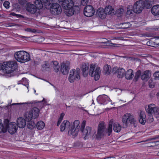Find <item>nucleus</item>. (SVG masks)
<instances>
[{"label": "nucleus", "mask_w": 159, "mask_h": 159, "mask_svg": "<svg viewBox=\"0 0 159 159\" xmlns=\"http://www.w3.org/2000/svg\"><path fill=\"white\" fill-rule=\"evenodd\" d=\"M62 7L64 9V13L67 16H70L80 10L77 5H74V2L72 0H64L61 4Z\"/></svg>", "instance_id": "f257e3e1"}, {"label": "nucleus", "mask_w": 159, "mask_h": 159, "mask_svg": "<svg viewBox=\"0 0 159 159\" xmlns=\"http://www.w3.org/2000/svg\"><path fill=\"white\" fill-rule=\"evenodd\" d=\"M15 59L18 62L24 63L30 61V56L29 53L24 51L16 52L14 54Z\"/></svg>", "instance_id": "f03ea898"}, {"label": "nucleus", "mask_w": 159, "mask_h": 159, "mask_svg": "<svg viewBox=\"0 0 159 159\" xmlns=\"http://www.w3.org/2000/svg\"><path fill=\"white\" fill-rule=\"evenodd\" d=\"M5 66L4 71L5 73L10 75L9 76H13V73L17 67V63L15 61H9L3 62Z\"/></svg>", "instance_id": "7ed1b4c3"}, {"label": "nucleus", "mask_w": 159, "mask_h": 159, "mask_svg": "<svg viewBox=\"0 0 159 159\" xmlns=\"http://www.w3.org/2000/svg\"><path fill=\"white\" fill-rule=\"evenodd\" d=\"M80 121L78 120L74 121L69 129L68 133L69 135L72 136L73 138L76 137L78 135L80 128Z\"/></svg>", "instance_id": "20e7f679"}, {"label": "nucleus", "mask_w": 159, "mask_h": 159, "mask_svg": "<svg viewBox=\"0 0 159 159\" xmlns=\"http://www.w3.org/2000/svg\"><path fill=\"white\" fill-rule=\"evenodd\" d=\"M146 112L148 115H154L156 117H159V107H156L154 104L152 103L145 107Z\"/></svg>", "instance_id": "39448f33"}, {"label": "nucleus", "mask_w": 159, "mask_h": 159, "mask_svg": "<svg viewBox=\"0 0 159 159\" xmlns=\"http://www.w3.org/2000/svg\"><path fill=\"white\" fill-rule=\"evenodd\" d=\"M86 124V121L83 120L81 124V127L80 130L83 133V136H84V138L85 139H87V137H90L92 135L93 136L94 134L95 133V131H92L91 128L89 126H87L86 129H84Z\"/></svg>", "instance_id": "423d86ee"}, {"label": "nucleus", "mask_w": 159, "mask_h": 159, "mask_svg": "<svg viewBox=\"0 0 159 159\" xmlns=\"http://www.w3.org/2000/svg\"><path fill=\"white\" fill-rule=\"evenodd\" d=\"M122 120L123 124L126 126H128L130 124H135L136 122L133 115L130 113H127L124 115L122 117Z\"/></svg>", "instance_id": "0eeeda50"}, {"label": "nucleus", "mask_w": 159, "mask_h": 159, "mask_svg": "<svg viewBox=\"0 0 159 159\" xmlns=\"http://www.w3.org/2000/svg\"><path fill=\"white\" fill-rule=\"evenodd\" d=\"M101 73V70L99 67H95V65H91L89 70L90 76L93 77L95 80H98L100 78Z\"/></svg>", "instance_id": "6e6552de"}, {"label": "nucleus", "mask_w": 159, "mask_h": 159, "mask_svg": "<svg viewBox=\"0 0 159 159\" xmlns=\"http://www.w3.org/2000/svg\"><path fill=\"white\" fill-rule=\"evenodd\" d=\"M106 126L104 122H100L98 125L97 131L96 134V138L97 139H100L106 135Z\"/></svg>", "instance_id": "1a4fd4ad"}, {"label": "nucleus", "mask_w": 159, "mask_h": 159, "mask_svg": "<svg viewBox=\"0 0 159 159\" xmlns=\"http://www.w3.org/2000/svg\"><path fill=\"white\" fill-rule=\"evenodd\" d=\"M113 74L116 75L117 77L119 79H122L124 76L125 70L123 68L114 67L112 70Z\"/></svg>", "instance_id": "9d476101"}, {"label": "nucleus", "mask_w": 159, "mask_h": 159, "mask_svg": "<svg viewBox=\"0 0 159 159\" xmlns=\"http://www.w3.org/2000/svg\"><path fill=\"white\" fill-rule=\"evenodd\" d=\"M70 63L68 61L63 62L60 68V72L63 75H67L70 69Z\"/></svg>", "instance_id": "9b49d317"}, {"label": "nucleus", "mask_w": 159, "mask_h": 159, "mask_svg": "<svg viewBox=\"0 0 159 159\" xmlns=\"http://www.w3.org/2000/svg\"><path fill=\"white\" fill-rule=\"evenodd\" d=\"M143 0H139L136 2L134 5V11L136 13H141L144 8Z\"/></svg>", "instance_id": "f8f14e48"}, {"label": "nucleus", "mask_w": 159, "mask_h": 159, "mask_svg": "<svg viewBox=\"0 0 159 159\" xmlns=\"http://www.w3.org/2000/svg\"><path fill=\"white\" fill-rule=\"evenodd\" d=\"M97 101L101 104L105 105L107 103L108 101L111 102V104H113L112 101L110 98L106 95H102L99 96L97 98Z\"/></svg>", "instance_id": "ddd939ff"}, {"label": "nucleus", "mask_w": 159, "mask_h": 159, "mask_svg": "<svg viewBox=\"0 0 159 159\" xmlns=\"http://www.w3.org/2000/svg\"><path fill=\"white\" fill-rule=\"evenodd\" d=\"M95 12L94 10L93 7L90 5L86 6L84 9V14L87 17H90L92 16Z\"/></svg>", "instance_id": "4468645a"}, {"label": "nucleus", "mask_w": 159, "mask_h": 159, "mask_svg": "<svg viewBox=\"0 0 159 159\" xmlns=\"http://www.w3.org/2000/svg\"><path fill=\"white\" fill-rule=\"evenodd\" d=\"M17 126L15 122H11L9 124L7 128L8 132L11 134H14L17 131Z\"/></svg>", "instance_id": "2eb2a0df"}, {"label": "nucleus", "mask_w": 159, "mask_h": 159, "mask_svg": "<svg viewBox=\"0 0 159 159\" xmlns=\"http://www.w3.org/2000/svg\"><path fill=\"white\" fill-rule=\"evenodd\" d=\"M70 122L67 120H64L60 125V131L63 132L65 130H67L70 128L71 125Z\"/></svg>", "instance_id": "dca6fc26"}, {"label": "nucleus", "mask_w": 159, "mask_h": 159, "mask_svg": "<svg viewBox=\"0 0 159 159\" xmlns=\"http://www.w3.org/2000/svg\"><path fill=\"white\" fill-rule=\"evenodd\" d=\"M59 4L57 2H54L50 6L51 11L52 14L56 15L59 14V10H58L59 7Z\"/></svg>", "instance_id": "f3484780"}, {"label": "nucleus", "mask_w": 159, "mask_h": 159, "mask_svg": "<svg viewBox=\"0 0 159 159\" xmlns=\"http://www.w3.org/2000/svg\"><path fill=\"white\" fill-rule=\"evenodd\" d=\"M26 9L31 14H34L37 11V8L33 4L28 3L26 5Z\"/></svg>", "instance_id": "a211bd4d"}, {"label": "nucleus", "mask_w": 159, "mask_h": 159, "mask_svg": "<svg viewBox=\"0 0 159 159\" xmlns=\"http://www.w3.org/2000/svg\"><path fill=\"white\" fill-rule=\"evenodd\" d=\"M80 79V75H78V76L77 75L75 69H73L70 71L69 80Z\"/></svg>", "instance_id": "6ab92c4d"}, {"label": "nucleus", "mask_w": 159, "mask_h": 159, "mask_svg": "<svg viewBox=\"0 0 159 159\" xmlns=\"http://www.w3.org/2000/svg\"><path fill=\"white\" fill-rule=\"evenodd\" d=\"M134 72L132 69H129L125 71V77L126 80H131L134 77Z\"/></svg>", "instance_id": "aec40b11"}, {"label": "nucleus", "mask_w": 159, "mask_h": 159, "mask_svg": "<svg viewBox=\"0 0 159 159\" xmlns=\"http://www.w3.org/2000/svg\"><path fill=\"white\" fill-rule=\"evenodd\" d=\"M146 115L144 111H140L139 114V122L142 125H144L146 122Z\"/></svg>", "instance_id": "412c9836"}, {"label": "nucleus", "mask_w": 159, "mask_h": 159, "mask_svg": "<svg viewBox=\"0 0 159 159\" xmlns=\"http://www.w3.org/2000/svg\"><path fill=\"white\" fill-rule=\"evenodd\" d=\"M25 120L22 117H19L17 120V126L19 128H22L24 127L26 125Z\"/></svg>", "instance_id": "4be33fe9"}, {"label": "nucleus", "mask_w": 159, "mask_h": 159, "mask_svg": "<svg viewBox=\"0 0 159 159\" xmlns=\"http://www.w3.org/2000/svg\"><path fill=\"white\" fill-rule=\"evenodd\" d=\"M97 16L102 19H104L106 16L105 11L104 9L102 8H99L97 10Z\"/></svg>", "instance_id": "5701e85b"}, {"label": "nucleus", "mask_w": 159, "mask_h": 159, "mask_svg": "<svg viewBox=\"0 0 159 159\" xmlns=\"http://www.w3.org/2000/svg\"><path fill=\"white\" fill-rule=\"evenodd\" d=\"M30 111L32 114L33 118H36L39 116L40 112L39 108L36 107H34Z\"/></svg>", "instance_id": "b1692460"}, {"label": "nucleus", "mask_w": 159, "mask_h": 159, "mask_svg": "<svg viewBox=\"0 0 159 159\" xmlns=\"http://www.w3.org/2000/svg\"><path fill=\"white\" fill-rule=\"evenodd\" d=\"M151 12L155 16L159 15V5L153 6L151 9Z\"/></svg>", "instance_id": "393cba45"}, {"label": "nucleus", "mask_w": 159, "mask_h": 159, "mask_svg": "<svg viewBox=\"0 0 159 159\" xmlns=\"http://www.w3.org/2000/svg\"><path fill=\"white\" fill-rule=\"evenodd\" d=\"M104 10L106 15H113L114 14L115 10L111 6H107Z\"/></svg>", "instance_id": "a878e982"}, {"label": "nucleus", "mask_w": 159, "mask_h": 159, "mask_svg": "<svg viewBox=\"0 0 159 159\" xmlns=\"http://www.w3.org/2000/svg\"><path fill=\"white\" fill-rule=\"evenodd\" d=\"M151 75V71L148 70H146L143 72V74L141 75V80L149 79Z\"/></svg>", "instance_id": "bb28decb"}, {"label": "nucleus", "mask_w": 159, "mask_h": 159, "mask_svg": "<svg viewBox=\"0 0 159 159\" xmlns=\"http://www.w3.org/2000/svg\"><path fill=\"white\" fill-rule=\"evenodd\" d=\"M143 6H144V8L145 7L146 9L150 8L151 7V5L153 2V0H145V1H143Z\"/></svg>", "instance_id": "cd10ccee"}, {"label": "nucleus", "mask_w": 159, "mask_h": 159, "mask_svg": "<svg viewBox=\"0 0 159 159\" xmlns=\"http://www.w3.org/2000/svg\"><path fill=\"white\" fill-rule=\"evenodd\" d=\"M24 117L25 119L27 121H30L33 118L32 114L30 111L25 112L24 115Z\"/></svg>", "instance_id": "c85d7f7f"}, {"label": "nucleus", "mask_w": 159, "mask_h": 159, "mask_svg": "<svg viewBox=\"0 0 159 159\" xmlns=\"http://www.w3.org/2000/svg\"><path fill=\"white\" fill-rule=\"evenodd\" d=\"M50 65L53 66L54 70L56 72H58L59 70L60 66L59 63L57 61H52L50 63Z\"/></svg>", "instance_id": "c756f323"}, {"label": "nucleus", "mask_w": 159, "mask_h": 159, "mask_svg": "<svg viewBox=\"0 0 159 159\" xmlns=\"http://www.w3.org/2000/svg\"><path fill=\"white\" fill-rule=\"evenodd\" d=\"M42 102L43 101H33L30 102L29 103L33 104L32 106H36L39 109V108H42L43 106V104Z\"/></svg>", "instance_id": "7c9ffc66"}, {"label": "nucleus", "mask_w": 159, "mask_h": 159, "mask_svg": "<svg viewBox=\"0 0 159 159\" xmlns=\"http://www.w3.org/2000/svg\"><path fill=\"white\" fill-rule=\"evenodd\" d=\"M113 123V121L112 120H111L110 121L108 127L107 129V134L108 136L110 135L111 134L112 132V125Z\"/></svg>", "instance_id": "2f4dec72"}, {"label": "nucleus", "mask_w": 159, "mask_h": 159, "mask_svg": "<svg viewBox=\"0 0 159 159\" xmlns=\"http://www.w3.org/2000/svg\"><path fill=\"white\" fill-rule=\"evenodd\" d=\"M121 127L120 125L117 123H116L113 124V130L115 132H119L121 130Z\"/></svg>", "instance_id": "473e14b6"}, {"label": "nucleus", "mask_w": 159, "mask_h": 159, "mask_svg": "<svg viewBox=\"0 0 159 159\" xmlns=\"http://www.w3.org/2000/svg\"><path fill=\"white\" fill-rule=\"evenodd\" d=\"M45 126V124L42 121H39L37 123L36 127L37 129L41 130L43 129Z\"/></svg>", "instance_id": "72a5a7b5"}, {"label": "nucleus", "mask_w": 159, "mask_h": 159, "mask_svg": "<svg viewBox=\"0 0 159 159\" xmlns=\"http://www.w3.org/2000/svg\"><path fill=\"white\" fill-rule=\"evenodd\" d=\"M111 66L108 65H105L104 67V72L105 74L107 75H109L111 72Z\"/></svg>", "instance_id": "f704fd0d"}, {"label": "nucleus", "mask_w": 159, "mask_h": 159, "mask_svg": "<svg viewBox=\"0 0 159 159\" xmlns=\"http://www.w3.org/2000/svg\"><path fill=\"white\" fill-rule=\"evenodd\" d=\"M39 0H37L35 1L34 3L36 5V7L37 9H42L43 7V4Z\"/></svg>", "instance_id": "c9c22d12"}, {"label": "nucleus", "mask_w": 159, "mask_h": 159, "mask_svg": "<svg viewBox=\"0 0 159 159\" xmlns=\"http://www.w3.org/2000/svg\"><path fill=\"white\" fill-rule=\"evenodd\" d=\"M41 2L43 3L47 8H49V6L51 5L50 0H40Z\"/></svg>", "instance_id": "e433bc0d"}, {"label": "nucleus", "mask_w": 159, "mask_h": 159, "mask_svg": "<svg viewBox=\"0 0 159 159\" xmlns=\"http://www.w3.org/2000/svg\"><path fill=\"white\" fill-rule=\"evenodd\" d=\"M49 65L47 61H45L42 65V69L43 70H48L49 69Z\"/></svg>", "instance_id": "4c0bfd02"}, {"label": "nucleus", "mask_w": 159, "mask_h": 159, "mask_svg": "<svg viewBox=\"0 0 159 159\" xmlns=\"http://www.w3.org/2000/svg\"><path fill=\"white\" fill-rule=\"evenodd\" d=\"M7 130V128L4 127L2 124V120L0 119V133H5Z\"/></svg>", "instance_id": "58836bf2"}, {"label": "nucleus", "mask_w": 159, "mask_h": 159, "mask_svg": "<svg viewBox=\"0 0 159 159\" xmlns=\"http://www.w3.org/2000/svg\"><path fill=\"white\" fill-rule=\"evenodd\" d=\"M27 125L28 128L30 129H33L35 126V123L32 121H29Z\"/></svg>", "instance_id": "ea45409f"}, {"label": "nucleus", "mask_w": 159, "mask_h": 159, "mask_svg": "<svg viewBox=\"0 0 159 159\" xmlns=\"http://www.w3.org/2000/svg\"><path fill=\"white\" fill-rule=\"evenodd\" d=\"M89 68V66L88 64L84 63L82 64L81 69L82 71H88Z\"/></svg>", "instance_id": "a19ab883"}, {"label": "nucleus", "mask_w": 159, "mask_h": 159, "mask_svg": "<svg viewBox=\"0 0 159 159\" xmlns=\"http://www.w3.org/2000/svg\"><path fill=\"white\" fill-rule=\"evenodd\" d=\"M124 12V10L123 8H120L118 9L116 11V14L118 16H121Z\"/></svg>", "instance_id": "79ce46f5"}, {"label": "nucleus", "mask_w": 159, "mask_h": 159, "mask_svg": "<svg viewBox=\"0 0 159 159\" xmlns=\"http://www.w3.org/2000/svg\"><path fill=\"white\" fill-rule=\"evenodd\" d=\"M141 73V71L140 70H137L135 73L134 76L135 80H138L140 77Z\"/></svg>", "instance_id": "37998d69"}, {"label": "nucleus", "mask_w": 159, "mask_h": 159, "mask_svg": "<svg viewBox=\"0 0 159 159\" xmlns=\"http://www.w3.org/2000/svg\"><path fill=\"white\" fill-rule=\"evenodd\" d=\"M5 67V66L3 65V62L2 63H0V71L3 72L4 73H5L4 71Z\"/></svg>", "instance_id": "c03bdc74"}, {"label": "nucleus", "mask_w": 159, "mask_h": 159, "mask_svg": "<svg viewBox=\"0 0 159 159\" xmlns=\"http://www.w3.org/2000/svg\"><path fill=\"white\" fill-rule=\"evenodd\" d=\"M103 39L104 40V42H103V43H107V39ZM111 41H107L108 43L110 44L109 45L110 46H113V47H115L116 46V45H117L116 44H115V43H111Z\"/></svg>", "instance_id": "a18cd8bd"}, {"label": "nucleus", "mask_w": 159, "mask_h": 159, "mask_svg": "<svg viewBox=\"0 0 159 159\" xmlns=\"http://www.w3.org/2000/svg\"><path fill=\"white\" fill-rule=\"evenodd\" d=\"M152 47H156L159 46V40H157L155 42H153L152 43Z\"/></svg>", "instance_id": "49530a36"}, {"label": "nucleus", "mask_w": 159, "mask_h": 159, "mask_svg": "<svg viewBox=\"0 0 159 159\" xmlns=\"http://www.w3.org/2000/svg\"><path fill=\"white\" fill-rule=\"evenodd\" d=\"M122 25L121 26V28L122 29H126L129 27V23H125L122 24Z\"/></svg>", "instance_id": "de8ad7c7"}, {"label": "nucleus", "mask_w": 159, "mask_h": 159, "mask_svg": "<svg viewBox=\"0 0 159 159\" xmlns=\"http://www.w3.org/2000/svg\"><path fill=\"white\" fill-rule=\"evenodd\" d=\"M150 88H153L155 86V83L153 80H149L148 82Z\"/></svg>", "instance_id": "09e8293b"}, {"label": "nucleus", "mask_w": 159, "mask_h": 159, "mask_svg": "<svg viewBox=\"0 0 159 159\" xmlns=\"http://www.w3.org/2000/svg\"><path fill=\"white\" fill-rule=\"evenodd\" d=\"M159 139V135L155 136L152 138H150L148 139L145 140V141H151L153 140H155Z\"/></svg>", "instance_id": "8fccbe9b"}, {"label": "nucleus", "mask_w": 159, "mask_h": 159, "mask_svg": "<svg viewBox=\"0 0 159 159\" xmlns=\"http://www.w3.org/2000/svg\"><path fill=\"white\" fill-rule=\"evenodd\" d=\"M25 30L26 31L30 32H31V33H34L36 32V30H35L34 29H31L30 28H26V29H25Z\"/></svg>", "instance_id": "3c124183"}, {"label": "nucleus", "mask_w": 159, "mask_h": 159, "mask_svg": "<svg viewBox=\"0 0 159 159\" xmlns=\"http://www.w3.org/2000/svg\"><path fill=\"white\" fill-rule=\"evenodd\" d=\"M153 76L156 79H159V71H157L155 72L153 75Z\"/></svg>", "instance_id": "603ef678"}, {"label": "nucleus", "mask_w": 159, "mask_h": 159, "mask_svg": "<svg viewBox=\"0 0 159 159\" xmlns=\"http://www.w3.org/2000/svg\"><path fill=\"white\" fill-rule=\"evenodd\" d=\"M9 2L8 1H5L3 3L4 6L6 8L9 7Z\"/></svg>", "instance_id": "864d4df0"}, {"label": "nucleus", "mask_w": 159, "mask_h": 159, "mask_svg": "<svg viewBox=\"0 0 159 159\" xmlns=\"http://www.w3.org/2000/svg\"><path fill=\"white\" fill-rule=\"evenodd\" d=\"M29 103V102H25V103H12L11 104H9L7 106V107H9V106H12V105H21V104H27Z\"/></svg>", "instance_id": "5fc2aeb1"}, {"label": "nucleus", "mask_w": 159, "mask_h": 159, "mask_svg": "<svg viewBox=\"0 0 159 159\" xmlns=\"http://www.w3.org/2000/svg\"><path fill=\"white\" fill-rule=\"evenodd\" d=\"M88 0H81V4L83 6H85L87 4Z\"/></svg>", "instance_id": "6e6d98bb"}, {"label": "nucleus", "mask_w": 159, "mask_h": 159, "mask_svg": "<svg viewBox=\"0 0 159 159\" xmlns=\"http://www.w3.org/2000/svg\"><path fill=\"white\" fill-rule=\"evenodd\" d=\"M19 3L21 5L25 4L26 2V0H18Z\"/></svg>", "instance_id": "4d7b16f0"}, {"label": "nucleus", "mask_w": 159, "mask_h": 159, "mask_svg": "<svg viewBox=\"0 0 159 159\" xmlns=\"http://www.w3.org/2000/svg\"><path fill=\"white\" fill-rule=\"evenodd\" d=\"M9 123V120L7 119H5L4 120V124L5 125V127L7 128L8 127V125H9L8 123Z\"/></svg>", "instance_id": "13d9d810"}, {"label": "nucleus", "mask_w": 159, "mask_h": 159, "mask_svg": "<svg viewBox=\"0 0 159 159\" xmlns=\"http://www.w3.org/2000/svg\"><path fill=\"white\" fill-rule=\"evenodd\" d=\"M149 117L148 119L149 121L150 122H152L153 121V118L152 115H148Z\"/></svg>", "instance_id": "bf43d9fd"}, {"label": "nucleus", "mask_w": 159, "mask_h": 159, "mask_svg": "<svg viewBox=\"0 0 159 159\" xmlns=\"http://www.w3.org/2000/svg\"><path fill=\"white\" fill-rule=\"evenodd\" d=\"M83 73V75L84 77H86L88 75V71H82Z\"/></svg>", "instance_id": "052dcab7"}, {"label": "nucleus", "mask_w": 159, "mask_h": 159, "mask_svg": "<svg viewBox=\"0 0 159 159\" xmlns=\"http://www.w3.org/2000/svg\"><path fill=\"white\" fill-rule=\"evenodd\" d=\"M75 73H76V75L78 76V75L80 74V69L79 68H77L75 70Z\"/></svg>", "instance_id": "680f3d73"}, {"label": "nucleus", "mask_w": 159, "mask_h": 159, "mask_svg": "<svg viewBox=\"0 0 159 159\" xmlns=\"http://www.w3.org/2000/svg\"><path fill=\"white\" fill-rule=\"evenodd\" d=\"M65 114L64 113H62L60 114V121H61L63 119L64 116Z\"/></svg>", "instance_id": "e2e57ef3"}, {"label": "nucleus", "mask_w": 159, "mask_h": 159, "mask_svg": "<svg viewBox=\"0 0 159 159\" xmlns=\"http://www.w3.org/2000/svg\"><path fill=\"white\" fill-rule=\"evenodd\" d=\"M132 12V10L131 9H130L129 10H128L127 11V14L128 15H130Z\"/></svg>", "instance_id": "0e129e2a"}, {"label": "nucleus", "mask_w": 159, "mask_h": 159, "mask_svg": "<svg viewBox=\"0 0 159 159\" xmlns=\"http://www.w3.org/2000/svg\"><path fill=\"white\" fill-rule=\"evenodd\" d=\"M157 142H159V141H157L156 142H150V143L152 144L151 145H150L151 146H154L155 145V143Z\"/></svg>", "instance_id": "69168bd1"}, {"label": "nucleus", "mask_w": 159, "mask_h": 159, "mask_svg": "<svg viewBox=\"0 0 159 159\" xmlns=\"http://www.w3.org/2000/svg\"><path fill=\"white\" fill-rule=\"evenodd\" d=\"M152 42H153L152 41H149L147 42V44L148 45L151 46V45H152Z\"/></svg>", "instance_id": "338daca9"}, {"label": "nucleus", "mask_w": 159, "mask_h": 159, "mask_svg": "<svg viewBox=\"0 0 159 159\" xmlns=\"http://www.w3.org/2000/svg\"><path fill=\"white\" fill-rule=\"evenodd\" d=\"M51 3L52 2H59V0H50Z\"/></svg>", "instance_id": "774afa93"}]
</instances>
